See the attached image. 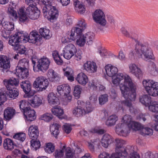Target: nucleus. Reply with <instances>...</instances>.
Wrapping results in <instances>:
<instances>
[{
	"mask_svg": "<svg viewBox=\"0 0 158 158\" xmlns=\"http://www.w3.org/2000/svg\"><path fill=\"white\" fill-rule=\"evenodd\" d=\"M28 65V63L26 59L23 58L20 60L18 65L17 66H21L23 67H26Z\"/></svg>",
	"mask_w": 158,
	"mask_h": 158,
	"instance_id": "0e129e2a",
	"label": "nucleus"
},
{
	"mask_svg": "<svg viewBox=\"0 0 158 158\" xmlns=\"http://www.w3.org/2000/svg\"><path fill=\"white\" fill-rule=\"evenodd\" d=\"M30 96L28 97L29 99L28 102L31 105L34 107H37L41 105L42 103L43 98L41 97H39L37 95H35L32 98H31V96H32V94Z\"/></svg>",
	"mask_w": 158,
	"mask_h": 158,
	"instance_id": "dca6fc26",
	"label": "nucleus"
},
{
	"mask_svg": "<svg viewBox=\"0 0 158 158\" xmlns=\"http://www.w3.org/2000/svg\"><path fill=\"white\" fill-rule=\"evenodd\" d=\"M28 133L31 139H37L39 134L38 127L35 125L30 126L29 128Z\"/></svg>",
	"mask_w": 158,
	"mask_h": 158,
	"instance_id": "a878e982",
	"label": "nucleus"
},
{
	"mask_svg": "<svg viewBox=\"0 0 158 158\" xmlns=\"http://www.w3.org/2000/svg\"><path fill=\"white\" fill-rule=\"evenodd\" d=\"M23 113L26 120L27 121H32L36 119L35 112L34 110L31 109L30 107L26 109Z\"/></svg>",
	"mask_w": 158,
	"mask_h": 158,
	"instance_id": "a211bd4d",
	"label": "nucleus"
},
{
	"mask_svg": "<svg viewBox=\"0 0 158 158\" xmlns=\"http://www.w3.org/2000/svg\"><path fill=\"white\" fill-rule=\"evenodd\" d=\"M65 158H73L75 154L74 151L70 147L65 148Z\"/></svg>",
	"mask_w": 158,
	"mask_h": 158,
	"instance_id": "8fccbe9b",
	"label": "nucleus"
},
{
	"mask_svg": "<svg viewBox=\"0 0 158 158\" xmlns=\"http://www.w3.org/2000/svg\"><path fill=\"white\" fill-rule=\"evenodd\" d=\"M77 44L80 46H83L85 42L86 41L83 35H80V36L77 37Z\"/></svg>",
	"mask_w": 158,
	"mask_h": 158,
	"instance_id": "6e6d98bb",
	"label": "nucleus"
},
{
	"mask_svg": "<svg viewBox=\"0 0 158 158\" xmlns=\"http://www.w3.org/2000/svg\"><path fill=\"white\" fill-rule=\"evenodd\" d=\"M53 0H41L43 3L42 12L44 16L49 20L56 19L58 15V10L52 6Z\"/></svg>",
	"mask_w": 158,
	"mask_h": 158,
	"instance_id": "39448f33",
	"label": "nucleus"
},
{
	"mask_svg": "<svg viewBox=\"0 0 158 158\" xmlns=\"http://www.w3.org/2000/svg\"><path fill=\"white\" fill-rule=\"evenodd\" d=\"M130 124H131V125L129 127V131H130V129H132L135 130H140V131H141L142 129H143L144 127L143 125H142L140 123L134 121L131 122Z\"/></svg>",
	"mask_w": 158,
	"mask_h": 158,
	"instance_id": "4c0bfd02",
	"label": "nucleus"
},
{
	"mask_svg": "<svg viewBox=\"0 0 158 158\" xmlns=\"http://www.w3.org/2000/svg\"><path fill=\"white\" fill-rule=\"evenodd\" d=\"M15 70V74L20 78H27L29 75L28 70L26 67L17 66Z\"/></svg>",
	"mask_w": 158,
	"mask_h": 158,
	"instance_id": "4468645a",
	"label": "nucleus"
},
{
	"mask_svg": "<svg viewBox=\"0 0 158 158\" xmlns=\"http://www.w3.org/2000/svg\"><path fill=\"white\" fill-rule=\"evenodd\" d=\"M88 147L90 151L92 152L94 151L95 148L98 144V142L97 141L88 142Z\"/></svg>",
	"mask_w": 158,
	"mask_h": 158,
	"instance_id": "13d9d810",
	"label": "nucleus"
},
{
	"mask_svg": "<svg viewBox=\"0 0 158 158\" xmlns=\"http://www.w3.org/2000/svg\"><path fill=\"white\" fill-rule=\"evenodd\" d=\"M81 90V88L80 85H77L75 86L74 87L73 90V93L74 96L77 97L78 98H79Z\"/></svg>",
	"mask_w": 158,
	"mask_h": 158,
	"instance_id": "5fc2aeb1",
	"label": "nucleus"
},
{
	"mask_svg": "<svg viewBox=\"0 0 158 158\" xmlns=\"http://www.w3.org/2000/svg\"><path fill=\"white\" fill-rule=\"evenodd\" d=\"M83 35L88 44L90 45L91 44L94 38V34L92 32H88L85 35Z\"/></svg>",
	"mask_w": 158,
	"mask_h": 158,
	"instance_id": "79ce46f5",
	"label": "nucleus"
},
{
	"mask_svg": "<svg viewBox=\"0 0 158 158\" xmlns=\"http://www.w3.org/2000/svg\"><path fill=\"white\" fill-rule=\"evenodd\" d=\"M52 56L55 62L58 65H61L63 61L57 51H53L52 52Z\"/></svg>",
	"mask_w": 158,
	"mask_h": 158,
	"instance_id": "ea45409f",
	"label": "nucleus"
},
{
	"mask_svg": "<svg viewBox=\"0 0 158 158\" xmlns=\"http://www.w3.org/2000/svg\"><path fill=\"white\" fill-rule=\"evenodd\" d=\"M53 118L52 114L50 113H46L43 114L42 116V119L44 121L48 122L51 120Z\"/></svg>",
	"mask_w": 158,
	"mask_h": 158,
	"instance_id": "052dcab7",
	"label": "nucleus"
},
{
	"mask_svg": "<svg viewBox=\"0 0 158 158\" xmlns=\"http://www.w3.org/2000/svg\"><path fill=\"white\" fill-rule=\"evenodd\" d=\"M51 110L52 113L57 116H61L63 114V110L59 106H55Z\"/></svg>",
	"mask_w": 158,
	"mask_h": 158,
	"instance_id": "c03bdc74",
	"label": "nucleus"
},
{
	"mask_svg": "<svg viewBox=\"0 0 158 158\" xmlns=\"http://www.w3.org/2000/svg\"><path fill=\"white\" fill-rule=\"evenodd\" d=\"M108 95L106 94L101 95L99 98V103L102 105L108 101Z\"/></svg>",
	"mask_w": 158,
	"mask_h": 158,
	"instance_id": "bf43d9fd",
	"label": "nucleus"
},
{
	"mask_svg": "<svg viewBox=\"0 0 158 158\" xmlns=\"http://www.w3.org/2000/svg\"><path fill=\"white\" fill-rule=\"evenodd\" d=\"M112 82L114 85L119 84V87L123 96L126 99L121 102L119 106V110H123V106L129 109L131 113L135 110L131 102L135 101L136 98V85L134 83L130 77L127 74L119 73L116 77L112 78Z\"/></svg>",
	"mask_w": 158,
	"mask_h": 158,
	"instance_id": "f257e3e1",
	"label": "nucleus"
},
{
	"mask_svg": "<svg viewBox=\"0 0 158 158\" xmlns=\"http://www.w3.org/2000/svg\"><path fill=\"white\" fill-rule=\"evenodd\" d=\"M148 70L150 74L153 76H156L158 73L156 69V65L152 62H150L148 64Z\"/></svg>",
	"mask_w": 158,
	"mask_h": 158,
	"instance_id": "58836bf2",
	"label": "nucleus"
},
{
	"mask_svg": "<svg viewBox=\"0 0 158 158\" xmlns=\"http://www.w3.org/2000/svg\"><path fill=\"white\" fill-rule=\"evenodd\" d=\"M48 100L51 105L57 104L58 99L54 93L51 92L48 94Z\"/></svg>",
	"mask_w": 158,
	"mask_h": 158,
	"instance_id": "c9c22d12",
	"label": "nucleus"
},
{
	"mask_svg": "<svg viewBox=\"0 0 158 158\" xmlns=\"http://www.w3.org/2000/svg\"><path fill=\"white\" fill-rule=\"evenodd\" d=\"M7 96L13 99L15 98L19 95L17 89L15 88H10V89H6Z\"/></svg>",
	"mask_w": 158,
	"mask_h": 158,
	"instance_id": "2f4dec72",
	"label": "nucleus"
},
{
	"mask_svg": "<svg viewBox=\"0 0 158 158\" xmlns=\"http://www.w3.org/2000/svg\"><path fill=\"white\" fill-rule=\"evenodd\" d=\"M115 141L116 145L115 151L117 156L123 158L126 157L128 155L127 149L122 147L125 143V141L122 139H117Z\"/></svg>",
	"mask_w": 158,
	"mask_h": 158,
	"instance_id": "1a4fd4ad",
	"label": "nucleus"
},
{
	"mask_svg": "<svg viewBox=\"0 0 158 158\" xmlns=\"http://www.w3.org/2000/svg\"><path fill=\"white\" fill-rule=\"evenodd\" d=\"M55 150V146L53 144L49 143L46 144L45 148V150L46 152L51 153L53 152Z\"/></svg>",
	"mask_w": 158,
	"mask_h": 158,
	"instance_id": "3c124183",
	"label": "nucleus"
},
{
	"mask_svg": "<svg viewBox=\"0 0 158 158\" xmlns=\"http://www.w3.org/2000/svg\"><path fill=\"white\" fill-rule=\"evenodd\" d=\"M84 69L89 73L96 72L97 67L96 63L93 62L87 61L84 65Z\"/></svg>",
	"mask_w": 158,
	"mask_h": 158,
	"instance_id": "aec40b11",
	"label": "nucleus"
},
{
	"mask_svg": "<svg viewBox=\"0 0 158 158\" xmlns=\"http://www.w3.org/2000/svg\"><path fill=\"white\" fill-rule=\"evenodd\" d=\"M13 59L5 56L0 55V66L4 69H9L12 64Z\"/></svg>",
	"mask_w": 158,
	"mask_h": 158,
	"instance_id": "ddd939ff",
	"label": "nucleus"
},
{
	"mask_svg": "<svg viewBox=\"0 0 158 158\" xmlns=\"http://www.w3.org/2000/svg\"><path fill=\"white\" fill-rule=\"evenodd\" d=\"M14 50L18 51L19 54H25L26 51V48L24 46L20 44H19L15 47H14Z\"/></svg>",
	"mask_w": 158,
	"mask_h": 158,
	"instance_id": "de8ad7c7",
	"label": "nucleus"
},
{
	"mask_svg": "<svg viewBox=\"0 0 158 158\" xmlns=\"http://www.w3.org/2000/svg\"><path fill=\"white\" fill-rule=\"evenodd\" d=\"M49 85V82L44 77L40 76L37 77L34 81L33 86L35 88H39L41 91L45 90Z\"/></svg>",
	"mask_w": 158,
	"mask_h": 158,
	"instance_id": "9b49d317",
	"label": "nucleus"
},
{
	"mask_svg": "<svg viewBox=\"0 0 158 158\" xmlns=\"http://www.w3.org/2000/svg\"><path fill=\"white\" fill-rule=\"evenodd\" d=\"M20 86L23 91L26 94H27L28 97H29L32 95L31 85L29 81L26 80L20 82Z\"/></svg>",
	"mask_w": 158,
	"mask_h": 158,
	"instance_id": "f3484780",
	"label": "nucleus"
},
{
	"mask_svg": "<svg viewBox=\"0 0 158 158\" xmlns=\"http://www.w3.org/2000/svg\"><path fill=\"white\" fill-rule=\"evenodd\" d=\"M76 80L79 84L84 86L86 84L88 81L87 76L83 73L78 74Z\"/></svg>",
	"mask_w": 158,
	"mask_h": 158,
	"instance_id": "cd10ccee",
	"label": "nucleus"
},
{
	"mask_svg": "<svg viewBox=\"0 0 158 158\" xmlns=\"http://www.w3.org/2000/svg\"><path fill=\"white\" fill-rule=\"evenodd\" d=\"M41 40V37L36 31H32L28 37H26L23 32H18L9 38V44L14 47L20 44V43H25L27 42L38 44Z\"/></svg>",
	"mask_w": 158,
	"mask_h": 158,
	"instance_id": "7ed1b4c3",
	"label": "nucleus"
},
{
	"mask_svg": "<svg viewBox=\"0 0 158 158\" xmlns=\"http://www.w3.org/2000/svg\"><path fill=\"white\" fill-rule=\"evenodd\" d=\"M15 144L13 141L9 138L6 139L4 141L3 146L4 148L8 150H11L14 148Z\"/></svg>",
	"mask_w": 158,
	"mask_h": 158,
	"instance_id": "c756f323",
	"label": "nucleus"
},
{
	"mask_svg": "<svg viewBox=\"0 0 158 158\" xmlns=\"http://www.w3.org/2000/svg\"><path fill=\"white\" fill-rule=\"evenodd\" d=\"M121 30L125 36L131 38L135 42L134 50L135 55L137 57L142 58L143 57L144 59L146 61L154 59L152 50L148 43H142L139 42L138 40V35L131 31H128L124 28H122Z\"/></svg>",
	"mask_w": 158,
	"mask_h": 158,
	"instance_id": "f03ea898",
	"label": "nucleus"
},
{
	"mask_svg": "<svg viewBox=\"0 0 158 158\" xmlns=\"http://www.w3.org/2000/svg\"><path fill=\"white\" fill-rule=\"evenodd\" d=\"M57 90L58 94L62 96L70 93L71 90L69 86L66 84L58 85Z\"/></svg>",
	"mask_w": 158,
	"mask_h": 158,
	"instance_id": "6ab92c4d",
	"label": "nucleus"
},
{
	"mask_svg": "<svg viewBox=\"0 0 158 158\" xmlns=\"http://www.w3.org/2000/svg\"><path fill=\"white\" fill-rule=\"evenodd\" d=\"M77 51L75 46L73 44H70L63 48L62 54L65 58L69 60L75 55Z\"/></svg>",
	"mask_w": 158,
	"mask_h": 158,
	"instance_id": "9d476101",
	"label": "nucleus"
},
{
	"mask_svg": "<svg viewBox=\"0 0 158 158\" xmlns=\"http://www.w3.org/2000/svg\"><path fill=\"white\" fill-rule=\"evenodd\" d=\"M19 106L21 111L23 113L29 107L27 106V104L25 101L22 100L19 103Z\"/></svg>",
	"mask_w": 158,
	"mask_h": 158,
	"instance_id": "864d4df0",
	"label": "nucleus"
},
{
	"mask_svg": "<svg viewBox=\"0 0 158 158\" xmlns=\"http://www.w3.org/2000/svg\"><path fill=\"white\" fill-rule=\"evenodd\" d=\"M47 77L49 80L51 81H58L60 80V78L57 74L52 69L48 70L47 74Z\"/></svg>",
	"mask_w": 158,
	"mask_h": 158,
	"instance_id": "bb28decb",
	"label": "nucleus"
},
{
	"mask_svg": "<svg viewBox=\"0 0 158 158\" xmlns=\"http://www.w3.org/2000/svg\"><path fill=\"white\" fill-rule=\"evenodd\" d=\"M40 13V10L36 7H27L26 11L24 7H21L18 12L19 19L20 22H22L27 21L28 18L34 20L39 17Z\"/></svg>",
	"mask_w": 158,
	"mask_h": 158,
	"instance_id": "20e7f679",
	"label": "nucleus"
},
{
	"mask_svg": "<svg viewBox=\"0 0 158 158\" xmlns=\"http://www.w3.org/2000/svg\"><path fill=\"white\" fill-rule=\"evenodd\" d=\"M153 133V130L152 129L148 127H143L141 131V134L144 136L146 135H152Z\"/></svg>",
	"mask_w": 158,
	"mask_h": 158,
	"instance_id": "49530a36",
	"label": "nucleus"
},
{
	"mask_svg": "<svg viewBox=\"0 0 158 158\" xmlns=\"http://www.w3.org/2000/svg\"><path fill=\"white\" fill-rule=\"evenodd\" d=\"M113 139L111 135L108 134H106L103 135L101 142L102 146L106 148L109 144L113 143Z\"/></svg>",
	"mask_w": 158,
	"mask_h": 158,
	"instance_id": "5701e85b",
	"label": "nucleus"
},
{
	"mask_svg": "<svg viewBox=\"0 0 158 158\" xmlns=\"http://www.w3.org/2000/svg\"><path fill=\"white\" fill-rule=\"evenodd\" d=\"M118 120L117 116L115 114H113L108 117L106 120V124L108 126L111 127L114 125L116 122Z\"/></svg>",
	"mask_w": 158,
	"mask_h": 158,
	"instance_id": "473e14b6",
	"label": "nucleus"
},
{
	"mask_svg": "<svg viewBox=\"0 0 158 158\" xmlns=\"http://www.w3.org/2000/svg\"><path fill=\"white\" fill-rule=\"evenodd\" d=\"M7 96L6 89L2 88L0 90V103L3 104L6 100Z\"/></svg>",
	"mask_w": 158,
	"mask_h": 158,
	"instance_id": "37998d69",
	"label": "nucleus"
},
{
	"mask_svg": "<svg viewBox=\"0 0 158 158\" xmlns=\"http://www.w3.org/2000/svg\"><path fill=\"white\" fill-rule=\"evenodd\" d=\"M139 102L146 106H148L152 102L150 96L144 95L139 97Z\"/></svg>",
	"mask_w": 158,
	"mask_h": 158,
	"instance_id": "7c9ffc66",
	"label": "nucleus"
},
{
	"mask_svg": "<svg viewBox=\"0 0 158 158\" xmlns=\"http://www.w3.org/2000/svg\"><path fill=\"white\" fill-rule=\"evenodd\" d=\"M123 123H119L116 127V133L119 135L126 136L127 134L129 133V126L131 125V116L129 115H126L122 118Z\"/></svg>",
	"mask_w": 158,
	"mask_h": 158,
	"instance_id": "423d86ee",
	"label": "nucleus"
},
{
	"mask_svg": "<svg viewBox=\"0 0 158 158\" xmlns=\"http://www.w3.org/2000/svg\"><path fill=\"white\" fill-rule=\"evenodd\" d=\"M15 6V3L13 2H10L9 6L8 7L7 13L10 19L16 21L18 20V16L17 11L14 9L13 6Z\"/></svg>",
	"mask_w": 158,
	"mask_h": 158,
	"instance_id": "2eb2a0df",
	"label": "nucleus"
},
{
	"mask_svg": "<svg viewBox=\"0 0 158 158\" xmlns=\"http://www.w3.org/2000/svg\"><path fill=\"white\" fill-rule=\"evenodd\" d=\"M148 106L149 110L155 113H158V103L157 102H151Z\"/></svg>",
	"mask_w": 158,
	"mask_h": 158,
	"instance_id": "a18cd8bd",
	"label": "nucleus"
},
{
	"mask_svg": "<svg viewBox=\"0 0 158 158\" xmlns=\"http://www.w3.org/2000/svg\"><path fill=\"white\" fill-rule=\"evenodd\" d=\"M143 158H156L155 155L150 152H147L142 156Z\"/></svg>",
	"mask_w": 158,
	"mask_h": 158,
	"instance_id": "774afa93",
	"label": "nucleus"
},
{
	"mask_svg": "<svg viewBox=\"0 0 158 158\" xmlns=\"http://www.w3.org/2000/svg\"><path fill=\"white\" fill-rule=\"evenodd\" d=\"M60 127V125L56 123L52 124L50 126V131L55 137H56L59 134V128Z\"/></svg>",
	"mask_w": 158,
	"mask_h": 158,
	"instance_id": "f704fd0d",
	"label": "nucleus"
},
{
	"mask_svg": "<svg viewBox=\"0 0 158 158\" xmlns=\"http://www.w3.org/2000/svg\"><path fill=\"white\" fill-rule=\"evenodd\" d=\"M15 110L8 107L5 110L4 112V118L6 120H10L13 117L15 113Z\"/></svg>",
	"mask_w": 158,
	"mask_h": 158,
	"instance_id": "c85d7f7f",
	"label": "nucleus"
},
{
	"mask_svg": "<svg viewBox=\"0 0 158 158\" xmlns=\"http://www.w3.org/2000/svg\"><path fill=\"white\" fill-rule=\"evenodd\" d=\"M38 0H25L26 4L28 5L27 7H36L35 6L36 1H37Z\"/></svg>",
	"mask_w": 158,
	"mask_h": 158,
	"instance_id": "69168bd1",
	"label": "nucleus"
},
{
	"mask_svg": "<svg viewBox=\"0 0 158 158\" xmlns=\"http://www.w3.org/2000/svg\"><path fill=\"white\" fill-rule=\"evenodd\" d=\"M74 5L75 6V9L80 14H82L85 12V6L78 1L74 0Z\"/></svg>",
	"mask_w": 158,
	"mask_h": 158,
	"instance_id": "72a5a7b5",
	"label": "nucleus"
},
{
	"mask_svg": "<svg viewBox=\"0 0 158 158\" xmlns=\"http://www.w3.org/2000/svg\"><path fill=\"white\" fill-rule=\"evenodd\" d=\"M26 135L25 133L23 132L18 133L15 134L13 138L23 142L26 138Z\"/></svg>",
	"mask_w": 158,
	"mask_h": 158,
	"instance_id": "09e8293b",
	"label": "nucleus"
},
{
	"mask_svg": "<svg viewBox=\"0 0 158 158\" xmlns=\"http://www.w3.org/2000/svg\"><path fill=\"white\" fill-rule=\"evenodd\" d=\"M74 30V29H73V28L72 29L70 34L68 36V39L72 41L75 40L77 37V35L76 34H75V32Z\"/></svg>",
	"mask_w": 158,
	"mask_h": 158,
	"instance_id": "e2e57ef3",
	"label": "nucleus"
},
{
	"mask_svg": "<svg viewBox=\"0 0 158 158\" xmlns=\"http://www.w3.org/2000/svg\"><path fill=\"white\" fill-rule=\"evenodd\" d=\"M143 84L145 89L150 95L156 96L158 95V83L152 80H144Z\"/></svg>",
	"mask_w": 158,
	"mask_h": 158,
	"instance_id": "0eeeda50",
	"label": "nucleus"
},
{
	"mask_svg": "<svg viewBox=\"0 0 158 158\" xmlns=\"http://www.w3.org/2000/svg\"><path fill=\"white\" fill-rule=\"evenodd\" d=\"M93 109L92 106V105L90 102H87L86 103V106L85 112V114L91 112L92 111Z\"/></svg>",
	"mask_w": 158,
	"mask_h": 158,
	"instance_id": "338daca9",
	"label": "nucleus"
},
{
	"mask_svg": "<svg viewBox=\"0 0 158 158\" xmlns=\"http://www.w3.org/2000/svg\"><path fill=\"white\" fill-rule=\"evenodd\" d=\"M85 109L83 107L78 106L73 110V114L77 117H82L85 114Z\"/></svg>",
	"mask_w": 158,
	"mask_h": 158,
	"instance_id": "393cba45",
	"label": "nucleus"
},
{
	"mask_svg": "<svg viewBox=\"0 0 158 158\" xmlns=\"http://www.w3.org/2000/svg\"><path fill=\"white\" fill-rule=\"evenodd\" d=\"M4 84L7 89H10V88H15L18 85L19 81L18 79L12 78L9 79H5L4 80Z\"/></svg>",
	"mask_w": 158,
	"mask_h": 158,
	"instance_id": "412c9836",
	"label": "nucleus"
},
{
	"mask_svg": "<svg viewBox=\"0 0 158 158\" xmlns=\"http://www.w3.org/2000/svg\"><path fill=\"white\" fill-rule=\"evenodd\" d=\"M2 26L4 29L9 31L13 30L14 29V25L13 23L7 21H2Z\"/></svg>",
	"mask_w": 158,
	"mask_h": 158,
	"instance_id": "e433bc0d",
	"label": "nucleus"
},
{
	"mask_svg": "<svg viewBox=\"0 0 158 158\" xmlns=\"http://www.w3.org/2000/svg\"><path fill=\"white\" fill-rule=\"evenodd\" d=\"M130 71L131 73L135 75L136 77L139 78L142 75L141 70L135 64H132L129 66Z\"/></svg>",
	"mask_w": 158,
	"mask_h": 158,
	"instance_id": "4be33fe9",
	"label": "nucleus"
},
{
	"mask_svg": "<svg viewBox=\"0 0 158 158\" xmlns=\"http://www.w3.org/2000/svg\"><path fill=\"white\" fill-rule=\"evenodd\" d=\"M63 96L64 97V99L63 101V103L64 105H66L68 104V103L71 101L72 96L70 95V93L63 95Z\"/></svg>",
	"mask_w": 158,
	"mask_h": 158,
	"instance_id": "680f3d73",
	"label": "nucleus"
},
{
	"mask_svg": "<svg viewBox=\"0 0 158 158\" xmlns=\"http://www.w3.org/2000/svg\"><path fill=\"white\" fill-rule=\"evenodd\" d=\"M50 61L46 56H43L39 59L36 66L37 69L34 68V71L35 72L41 71L43 73L45 72L48 68Z\"/></svg>",
	"mask_w": 158,
	"mask_h": 158,
	"instance_id": "6e6552de",
	"label": "nucleus"
},
{
	"mask_svg": "<svg viewBox=\"0 0 158 158\" xmlns=\"http://www.w3.org/2000/svg\"><path fill=\"white\" fill-rule=\"evenodd\" d=\"M66 148V146H63L62 149L60 150H56L55 152V156L56 158L62 157L64 154V152Z\"/></svg>",
	"mask_w": 158,
	"mask_h": 158,
	"instance_id": "4d7b16f0",
	"label": "nucleus"
},
{
	"mask_svg": "<svg viewBox=\"0 0 158 158\" xmlns=\"http://www.w3.org/2000/svg\"><path fill=\"white\" fill-rule=\"evenodd\" d=\"M31 146L33 148V150H37L39 148L40 146V142L39 141L35 140L36 139H31Z\"/></svg>",
	"mask_w": 158,
	"mask_h": 158,
	"instance_id": "603ef678",
	"label": "nucleus"
},
{
	"mask_svg": "<svg viewBox=\"0 0 158 158\" xmlns=\"http://www.w3.org/2000/svg\"><path fill=\"white\" fill-rule=\"evenodd\" d=\"M105 69L107 75L111 77H113L118 72V69L117 67L110 64L106 65Z\"/></svg>",
	"mask_w": 158,
	"mask_h": 158,
	"instance_id": "b1692460",
	"label": "nucleus"
},
{
	"mask_svg": "<svg viewBox=\"0 0 158 158\" xmlns=\"http://www.w3.org/2000/svg\"><path fill=\"white\" fill-rule=\"evenodd\" d=\"M94 21L102 26H104L106 24L105 15L102 10L101 9H97L95 10L92 15Z\"/></svg>",
	"mask_w": 158,
	"mask_h": 158,
	"instance_id": "f8f14e48",
	"label": "nucleus"
},
{
	"mask_svg": "<svg viewBox=\"0 0 158 158\" xmlns=\"http://www.w3.org/2000/svg\"><path fill=\"white\" fill-rule=\"evenodd\" d=\"M39 32L42 36L46 39H49L52 36L49 30L45 28H40L39 30Z\"/></svg>",
	"mask_w": 158,
	"mask_h": 158,
	"instance_id": "a19ab883",
	"label": "nucleus"
}]
</instances>
